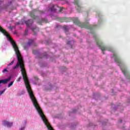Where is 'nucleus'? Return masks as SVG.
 I'll list each match as a JSON object with an SVG mask.
<instances>
[{
    "instance_id": "f257e3e1",
    "label": "nucleus",
    "mask_w": 130,
    "mask_h": 130,
    "mask_svg": "<svg viewBox=\"0 0 130 130\" xmlns=\"http://www.w3.org/2000/svg\"><path fill=\"white\" fill-rule=\"evenodd\" d=\"M73 21H74V23H75V24L79 25V27H81V28H86V29H89L90 30H92L94 29V28L100 27V26H101V24H102V19H101V18L99 19L98 22V24L94 25H92L89 24V22H86L85 23H82L80 22V20H79V19L77 17L73 18Z\"/></svg>"
},
{
    "instance_id": "f03ea898",
    "label": "nucleus",
    "mask_w": 130,
    "mask_h": 130,
    "mask_svg": "<svg viewBox=\"0 0 130 130\" xmlns=\"http://www.w3.org/2000/svg\"><path fill=\"white\" fill-rule=\"evenodd\" d=\"M20 24H26L27 26V28L25 29L24 33V36L28 35V29L32 30L34 34H36V33L39 31V28L38 27H37L36 26H33V20L32 19L28 20L27 21L24 20H21V21L16 23V25H20Z\"/></svg>"
},
{
    "instance_id": "7ed1b4c3",
    "label": "nucleus",
    "mask_w": 130,
    "mask_h": 130,
    "mask_svg": "<svg viewBox=\"0 0 130 130\" xmlns=\"http://www.w3.org/2000/svg\"><path fill=\"white\" fill-rule=\"evenodd\" d=\"M61 2L62 4H67L68 6L76 5V10L78 13H82L84 9V6H82L79 0H62Z\"/></svg>"
},
{
    "instance_id": "20e7f679",
    "label": "nucleus",
    "mask_w": 130,
    "mask_h": 130,
    "mask_svg": "<svg viewBox=\"0 0 130 130\" xmlns=\"http://www.w3.org/2000/svg\"><path fill=\"white\" fill-rule=\"evenodd\" d=\"M57 9H59V12H63V10H64V8L59 7L57 5L50 4L48 7V11L51 12L52 13H55Z\"/></svg>"
},
{
    "instance_id": "39448f33",
    "label": "nucleus",
    "mask_w": 130,
    "mask_h": 130,
    "mask_svg": "<svg viewBox=\"0 0 130 130\" xmlns=\"http://www.w3.org/2000/svg\"><path fill=\"white\" fill-rule=\"evenodd\" d=\"M34 54H36L37 58H48V54L45 52L43 55H41L40 53L37 50H34L32 51Z\"/></svg>"
},
{
    "instance_id": "423d86ee",
    "label": "nucleus",
    "mask_w": 130,
    "mask_h": 130,
    "mask_svg": "<svg viewBox=\"0 0 130 130\" xmlns=\"http://www.w3.org/2000/svg\"><path fill=\"white\" fill-rule=\"evenodd\" d=\"M2 124L5 127H7V128H11L13 127V125L14 124V122L10 121L7 120H2Z\"/></svg>"
},
{
    "instance_id": "0eeeda50",
    "label": "nucleus",
    "mask_w": 130,
    "mask_h": 130,
    "mask_svg": "<svg viewBox=\"0 0 130 130\" xmlns=\"http://www.w3.org/2000/svg\"><path fill=\"white\" fill-rule=\"evenodd\" d=\"M34 12H35V10L30 12V16L31 17V18L35 19V20H38V23L41 24L42 22H44V21H45V19L44 18H40L38 16H35Z\"/></svg>"
},
{
    "instance_id": "6e6552de",
    "label": "nucleus",
    "mask_w": 130,
    "mask_h": 130,
    "mask_svg": "<svg viewBox=\"0 0 130 130\" xmlns=\"http://www.w3.org/2000/svg\"><path fill=\"white\" fill-rule=\"evenodd\" d=\"M11 79H12V77L9 76L7 79L0 80V85L1 84H7L8 82H9V81H11Z\"/></svg>"
},
{
    "instance_id": "1a4fd4ad",
    "label": "nucleus",
    "mask_w": 130,
    "mask_h": 130,
    "mask_svg": "<svg viewBox=\"0 0 130 130\" xmlns=\"http://www.w3.org/2000/svg\"><path fill=\"white\" fill-rule=\"evenodd\" d=\"M27 125V120H25L23 121L22 124L21 125L19 128V130H25Z\"/></svg>"
},
{
    "instance_id": "9d476101",
    "label": "nucleus",
    "mask_w": 130,
    "mask_h": 130,
    "mask_svg": "<svg viewBox=\"0 0 130 130\" xmlns=\"http://www.w3.org/2000/svg\"><path fill=\"white\" fill-rule=\"evenodd\" d=\"M27 45V46H31V45H34V46H35V41L33 40H29Z\"/></svg>"
},
{
    "instance_id": "9b49d317",
    "label": "nucleus",
    "mask_w": 130,
    "mask_h": 130,
    "mask_svg": "<svg viewBox=\"0 0 130 130\" xmlns=\"http://www.w3.org/2000/svg\"><path fill=\"white\" fill-rule=\"evenodd\" d=\"M25 93V90H24L23 89H22L18 92L17 94V96H22V95H24Z\"/></svg>"
},
{
    "instance_id": "f8f14e48",
    "label": "nucleus",
    "mask_w": 130,
    "mask_h": 130,
    "mask_svg": "<svg viewBox=\"0 0 130 130\" xmlns=\"http://www.w3.org/2000/svg\"><path fill=\"white\" fill-rule=\"evenodd\" d=\"M11 4H12V2H10L9 3V5L8 6H5L4 8H2L1 7V5H2V1L0 0V11L1 10H4V9H8V8H9V6H10V5H11Z\"/></svg>"
},
{
    "instance_id": "ddd939ff",
    "label": "nucleus",
    "mask_w": 130,
    "mask_h": 130,
    "mask_svg": "<svg viewBox=\"0 0 130 130\" xmlns=\"http://www.w3.org/2000/svg\"><path fill=\"white\" fill-rule=\"evenodd\" d=\"M63 30H65L66 33H67V32H68V31H69V26H68L67 25H64L63 26Z\"/></svg>"
},
{
    "instance_id": "4468645a",
    "label": "nucleus",
    "mask_w": 130,
    "mask_h": 130,
    "mask_svg": "<svg viewBox=\"0 0 130 130\" xmlns=\"http://www.w3.org/2000/svg\"><path fill=\"white\" fill-rule=\"evenodd\" d=\"M13 84H14V81H11L10 83H9L7 86L8 88H10V87H12V86H13Z\"/></svg>"
},
{
    "instance_id": "2eb2a0df",
    "label": "nucleus",
    "mask_w": 130,
    "mask_h": 130,
    "mask_svg": "<svg viewBox=\"0 0 130 130\" xmlns=\"http://www.w3.org/2000/svg\"><path fill=\"white\" fill-rule=\"evenodd\" d=\"M9 70V67H7L6 68L4 69L2 72L3 73H9V71L8 70Z\"/></svg>"
},
{
    "instance_id": "dca6fc26",
    "label": "nucleus",
    "mask_w": 130,
    "mask_h": 130,
    "mask_svg": "<svg viewBox=\"0 0 130 130\" xmlns=\"http://www.w3.org/2000/svg\"><path fill=\"white\" fill-rule=\"evenodd\" d=\"M6 89L5 88L4 90L0 91V96L1 95H3L4 94V92L6 91Z\"/></svg>"
},
{
    "instance_id": "f3484780",
    "label": "nucleus",
    "mask_w": 130,
    "mask_h": 130,
    "mask_svg": "<svg viewBox=\"0 0 130 130\" xmlns=\"http://www.w3.org/2000/svg\"><path fill=\"white\" fill-rule=\"evenodd\" d=\"M13 64H14V60H12V61L11 62V63H9V64H8V66L9 67V66H12V65H13Z\"/></svg>"
},
{
    "instance_id": "a211bd4d",
    "label": "nucleus",
    "mask_w": 130,
    "mask_h": 130,
    "mask_svg": "<svg viewBox=\"0 0 130 130\" xmlns=\"http://www.w3.org/2000/svg\"><path fill=\"white\" fill-rule=\"evenodd\" d=\"M49 88H46V90H50L51 88H52V86L51 85H49Z\"/></svg>"
},
{
    "instance_id": "6ab92c4d",
    "label": "nucleus",
    "mask_w": 130,
    "mask_h": 130,
    "mask_svg": "<svg viewBox=\"0 0 130 130\" xmlns=\"http://www.w3.org/2000/svg\"><path fill=\"white\" fill-rule=\"evenodd\" d=\"M22 79V77H19V78L17 79V82H20V81H21V80Z\"/></svg>"
},
{
    "instance_id": "aec40b11",
    "label": "nucleus",
    "mask_w": 130,
    "mask_h": 130,
    "mask_svg": "<svg viewBox=\"0 0 130 130\" xmlns=\"http://www.w3.org/2000/svg\"><path fill=\"white\" fill-rule=\"evenodd\" d=\"M15 28V26H10L9 29H11V30H13V29Z\"/></svg>"
},
{
    "instance_id": "412c9836",
    "label": "nucleus",
    "mask_w": 130,
    "mask_h": 130,
    "mask_svg": "<svg viewBox=\"0 0 130 130\" xmlns=\"http://www.w3.org/2000/svg\"><path fill=\"white\" fill-rule=\"evenodd\" d=\"M35 81H38V77H35Z\"/></svg>"
},
{
    "instance_id": "4be33fe9",
    "label": "nucleus",
    "mask_w": 130,
    "mask_h": 130,
    "mask_svg": "<svg viewBox=\"0 0 130 130\" xmlns=\"http://www.w3.org/2000/svg\"><path fill=\"white\" fill-rule=\"evenodd\" d=\"M67 44H71V41H68L67 42Z\"/></svg>"
},
{
    "instance_id": "5701e85b",
    "label": "nucleus",
    "mask_w": 130,
    "mask_h": 130,
    "mask_svg": "<svg viewBox=\"0 0 130 130\" xmlns=\"http://www.w3.org/2000/svg\"><path fill=\"white\" fill-rule=\"evenodd\" d=\"M24 49H25V50L27 49V46H24Z\"/></svg>"
},
{
    "instance_id": "b1692460",
    "label": "nucleus",
    "mask_w": 130,
    "mask_h": 130,
    "mask_svg": "<svg viewBox=\"0 0 130 130\" xmlns=\"http://www.w3.org/2000/svg\"><path fill=\"white\" fill-rule=\"evenodd\" d=\"M41 13H42V14H45V12H44L43 11H42Z\"/></svg>"
},
{
    "instance_id": "393cba45",
    "label": "nucleus",
    "mask_w": 130,
    "mask_h": 130,
    "mask_svg": "<svg viewBox=\"0 0 130 130\" xmlns=\"http://www.w3.org/2000/svg\"><path fill=\"white\" fill-rule=\"evenodd\" d=\"M73 112H76V111H73Z\"/></svg>"
},
{
    "instance_id": "a878e982",
    "label": "nucleus",
    "mask_w": 130,
    "mask_h": 130,
    "mask_svg": "<svg viewBox=\"0 0 130 130\" xmlns=\"http://www.w3.org/2000/svg\"><path fill=\"white\" fill-rule=\"evenodd\" d=\"M42 76H43V77H44V75H43Z\"/></svg>"
},
{
    "instance_id": "bb28decb",
    "label": "nucleus",
    "mask_w": 130,
    "mask_h": 130,
    "mask_svg": "<svg viewBox=\"0 0 130 130\" xmlns=\"http://www.w3.org/2000/svg\"><path fill=\"white\" fill-rule=\"evenodd\" d=\"M2 85L0 84V87Z\"/></svg>"
},
{
    "instance_id": "cd10ccee",
    "label": "nucleus",
    "mask_w": 130,
    "mask_h": 130,
    "mask_svg": "<svg viewBox=\"0 0 130 130\" xmlns=\"http://www.w3.org/2000/svg\"><path fill=\"white\" fill-rule=\"evenodd\" d=\"M91 33H93V32H92V31H91Z\"/></svg>"
}]
</instances>
